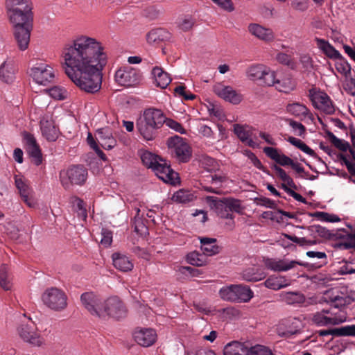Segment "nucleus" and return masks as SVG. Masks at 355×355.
<instances>
[{
    "mask_svg": "<svg viewBox=\"0 0 355 355\" xmlns=\"http://www.w3.org/2000/svg\"><path fill=\"white\" fill-rule=\"evenodd\" d=\"M24 139L27 146L28 152L32 157L33 163L37 166L40 165L42 162V153L35 137L28 133H25Z\"/></svg>",
    "mask_w": 355,
    "mask_h": 355,
    "instance_id": "nucleus-28",
    "label": "nucleus"
},
{
    "mask_svg": "<svg viewBox=\"0 0 355 355\" xmlns=\"http://www.w3.org/2000/svg\"><path fill=\"white\" fill-rule=\"evenodd\" d=\"M291 282L284 276H270L264 282L268 288L277 291L290 286Z\"/></svg>",
    "mask_w": 355,
    "mask_h": 355,
    "instance_id": "nucleus-34",
    "label": "nucleus"
},
{
    "mask_svg": "<svg viewBox=\"0 0 355 355\" xmlns=\"http://www.w3.org/2000/svg\"><path fill=\"white\" fill-rule=\"evenodd\" d=\"M103 309H105V313L103 316L101 318L102 320H106L107 318L120 320L127 315L125 306L117 297H111L105 300Z\"/></svg>",
    "mask_w": 355,
    "mask_h": 355,
    "instance_id": "nucleus-13",
    "label": "nucleus"
},
{
    "mask_svg": "<svg viewBox=\"0 0 355 355\" xmlns=\"http://www.w3.org/2000/svg\"><path fill=\"white\" fill-rule=\"evenodd\" d=\"M31 9L13 10L8 12L10 23L15 28V36L20 50H26L29 44L31 25Z\"/></svg>",
    "mask_w": 355,
    "mask_h": 355,
    "instance_id": "nucleus-2",
    "label": "nucleus"
},
{
    "mask_svg": "<svg viewBox=\"0 0 355 355\" xmlns=\"http://www.w3.org/2000/svg\"><path fill=\"white\" fill-rule=\"evenodd\" d=\"M23 320L18 326L17 331L19 338L32 347H40L45 344L44 338L36 329L31 324L30 319L23 315Z\"/></svg>",
    "mask_w": 355,
    "mask_h": 355,
    "instance_id": "nucleus-5",
    "label": "nucleus"
},
{
    "mask_svg": "<svg viewBox=\"0 0 355 355\" xmlns=\"http://www.w3.org/2000/svg\"><path fill=\"white\" fill-rule=\"evenodd\" d=\"M15 185L24 202L30 207L35 205L33 198V191L29 187L28 181L23 177L16 175L15 177Z\"/></svg>",
    "mask_w": 355,
    "mask_h": 355,
    "instance_id": "nucleus-22",
    "label": "nucleus"
},
{
    "mask_svg": "<svg viewBox=\"0 0 355 355\" xmlns=\"http://www.w3.org/2000/svg\"><path fill=\"white\" fill-rule=\"evenodd\" d=\"M205 199L211 209L214 210L220 217L224 218H233L232 214L229 213L228 209L226 207L224 198L219 199L214 196H207Z\"/></svg>",
    "mask_w": 355,
    "mask_h": 355,
    "instance_id": "nucleus-27",
    "label": "nucleus"
},
{
    "mask_svg": "<svg viewBox=\"0 0 355 355\" xmlns=\"http://www.w3.org/2000/svg\"><path fill=\"white\" fill-rule=\"evenodd\" d=\"M354 300L349 295L337 291H327L320 302H325L331 304L334 309L342 308L351 304Z\"/></svg>",
    "mask_w": 355,
    "mask_h": 355,
    "instance_id": "nucleus-19",
    "label": "nucleus"
},
{
    "mask_svg": "<svg viewBox=\"0 0 355 355\" xmlns=\"http://www.w3.org/2000/svg\"><path fill=\"white\" fill-rule=\"evenodd\" d=\"M65 73L80 89L94 93L101 87V71L108 61L105 45L86 35H78L67 42L61 52Z\"/></svg>",
    "mask_w": 355,
    "mask_h": 355,
    "instance_id": "nucleus-1",
    "label": "nucleus"
},
{
    "mask_svg": "<svg viewBox=\"0 0 355 355\" xmlns=\"http://www.w3.org/2000/svg\"><path fill=\"white\" fill-rule=\"evenodd\" d=\"M219 294L220 297L225 300L235 301L234 285L223 287L220 288Z\"/></svg>",
    "mask_w": 355,
    "mask_h": 355,
    "instance_id": "nucleus-53",
    "label": "nucleus"
},
{
    "mask_svg": "<svg viewBox=\"0 0 355 355\" xmlns=\"http://www.w3.org/2000/svg\"><path fill=\"white\" fill-rule=\"evenodd\" d=\"M314 216L322 222L336 223L340 220V218L335 214H329L323 211H318L314 214Z\"/></svg>",
    "mask_w": 355,
    "mask_h": 355,
    "instance_id": "nucleus-54",
    "label": "nucleus"
},
{
    "mask_svg": "<svg viewBox=\"0 0 355 355\" xmlns=\"http://www.w3.org/2000/svg\"><path fill=\"white\" fill-rule=\"evenodd\" d=\"M228 179L226 175L222 174H211L205 180L207 184L202 186L204 191L221 194V189L227 183Z\"/></svg>",
    "mask_w": 355,
    "mask_h": 355,
    "instance_id": "nucleus-21",
    "label": "nucleus"
},
{
    "mask_svg": "<svg viewBox=\"0 0 355 355\" xmlns=\"http://www.w3.org/2000/svg\"><path fill=\"white\" fill-rule=\"evenodd\" d=\"M275 83L272 85L281 92L288 93L295 88V83L290 75H286L282 78L277 76L275 71Z\"/></svg>",
    "mask_w": 355,
    "mask_h": 355,
    "instance_id": "nucleus-32",
    "label": "nucleus"
},
{
    "mask_svg": "<svg viewBox=\"0 0 355 355\" xmlns=\"http://www.w3.org/2000/svg\"><path fill=\"white\" fill-rule=\"evenodd\" d=\"M42 301L49 309L61 311L67 306V296L61 289L56 287L46 288L42 295Z\"/></svg>",
    "mask_w": 355,
    "mask_h": 355,
    "instance_id": "nucleus-6",
    "label": "nucleus"
},
{
    "mask_svg": "<svg viewBox=\"0 0 355 355\" xmlns=\"http://www.w3.org/2000/svg\"><path fill=\"white\" fill-rule=\"evenodd\" d=\"M153 171L163 182L175 184L178 182V174L173 171L166 160L161 158Z\"/></svg>",
    "mask_w": 355,
    "mask_h": 355,
    "instance_id": "nucleus-17",
    "label": "nucleus"
},
{
    "mask_svg": "<svg viewBox=\"0 0 355 355\" xmlns=\"http://www.w3.org/2000/svg\"><path fill=\"white\" fill-rule=\"evenodd\" d=\"M49 96L55 100H64L68 96L67 90L62 86H54L47 90Z\"/></svg>",
    "mask_w": 355,
    "mask_h": 355,
    "instance_id": "nucleus-51",
    "label": "nucleus"
},
{
    "mask_svg": "<svg viewBox=\"0 0 355 355\" xmlns=\"http://www.w3.org/2000/svg\"><path fill=\"white\" fill-rule=\"evenodd\" d=\"M309 97L316 109L327 114H333L335 112V106L325 92L313 88L309 90Z\"/></svg>",
    "mask_w": 355,
    "mask_h": 355,
    "instance_id": "nucleus-14",
    "label": "nucleus"
},
{
    "mask_svg": "<svg viewBox=\"0 0 355 355\" xmlns=\"http://www.w3.org/2000/svg\"><path fill=\"white\" fill-rule=\"evenodd\" d=\"M334 65L336 71L345 78H348L351 75V66L343 55L340 58L335 60Z\"/></svg>",
    "mask_w": 355,
    "mask_h": 355,
    "instance_id": "nucleus-45",
    "label": "nucleus"
},
{
    "mask_svg": "<svg viewBox=\"0 0 355 355\" xmlns=\"http://www.w3.org/2000/svg\"><path fill=\"white\" fill-rule=\"evenodd\" d=\"M279 297L288 304H302L305 301L304 295L300 292H282Z\"/></svg>",
    "mask_w": 355,
    "mask_h": 355,
    "instance_id": "nucleus-39",
    "label": "nucleus"
},
{
    "mask_svg": "<svg viewBox=\"0 0 355 355\" xmlns=\"http://www.w3.org/2000/svg\"><path fill=\"white\" fill-rule=\"evenodd\" d=\"M96 138L100 145L105 150H110L116 145V140L113 137L112 130L110 128L98 129Z\"/></svg>",
    "mask_w": 355,
    "mask_h": 355,
    "instance_id": "nucleus-25",
    "label": "nucleus"
},
{
    "mask_svg": "<svg viewBox=\"0 0 355 355\" xmlns=\"http://www.w3.org/2000/svg\"><path fill=\"white\" fill-rule=\"evenodd\" d=\"M29 75L35 83L45 86L53 81L55 71L49 64L37 62L30 68Z\"/></svg>",
    "mask_w": 355,
    "mask_h": 355,
    "instance_id": "nucleus-12",
    "label": "nucleus"
},
{
    "mask_svg": "<svg viewBox=\"0 0 355 355\" xmlns=\"http://www.w3.org/2000/svg\"><path fill=\"white\" fill-rule=\"evenodd\" d=\"M165 116L158 109H146L137 121V128L146 141L153 140L157 135V130L164 123Z\"/></svg>",
    "mask_w": 355,
    "mask_h": 355,
    "instance_id": "nucleus-3",
    "label": "nucleus"
},
{
    "mask_svg": "<svg viewBox=\"0 0 355 355\" xmlns=\"http://www.w3.org/2000/svg\"><path fill=\"white\" fill-rule=\"evenodd\" d=\"M247 78L259 81L263 85L271 87L274 84L275 71L263 64H253L246 70Z\"/></svg>",
    "mask_w": 355,
    "mask_h": 355,
    "instance_id": "nucleus-8",
    "label": "nucleus"
},
{
    "mask_svg": "<svg viewBox=\"0 0 355 355\" xmlns=\"http://www.w3.org/2000/svg\"><path fill=\"white\" fill-rule=\"evenodd\" d=\"M243 279L248 282H257L263 278V275L260 273H256L254 269H248L243 272Z\"/></svg>",
    "mask_w": 355,
    "mask_h": 355,
    "instance_id": "nucleus-57",
    "label": "nucleus"
},
{
    "mask_svg": "<svg viewBox=\"0 0 355 355\" xmlns=\"http://www.w3.org/2000/svg\"><path fill=\"white\" fill-rule=\"evenodd\" d=\"M223 355H273L266 347L257 345L248 347L244 343L232 341L227 343L223 349Z\"/></svg>",
    "mask_w": 355,
    "mask_h": 355,
    "instance_id": "nucleus-4",
    "label": "nucleus"
},
{
    "mask_svg": "<svg viewBox=\"0 0 355 355\" xmlns=\"http://www.w3.org/2000/svg\"><path fill=\"white\" fill-rule=\"evenodd\" d=\"M175 92L178 95L182 96L187 101L193 100L196 98L194 94H191L190 92L187 91L185 87L183 86H178L175 87Z\"/></svg>",
    "mask_w": 355,
    "mask_h": 355,
    "instance_id": "nucleus-64",
    "label": "nucleus"
},
{
    "mask_svg": "<svg viewBox=\"0 0 355 355\" xmlns=\"http://www.w3.org/2000/svg\"><path fill=\"white\" fill-rule=\"evenodd\" d=\"M286 110L288 114L300 119V120L305 119H309L310 120L313 119V114L311 113L310 110L306 105L300 103L295 102L288 103L286 107Z\"/></svg>",
    "mask_w": 355,
    "mask_h": 355,
    "instance_id": "nucleus-29",
    "label": "nucleus"
},
{
    "mask_svg": "<svg viewBox=\"0 0 355 355\" xmlns=\"http://www.w3.org/2000/svg\"><path fill=\"white\" fill-rule=\"evenodd\" d=\"M331 142L336 148L343 151H347L349 148V144L348 142L343 139L337 138L334 135L331 136Z\"/></svg>",
    "mask_w": 355,
    "mask_h": 355,
    "instance_id": "nucleus-60",
    "label": "nucleus"
},
{
    "mask_svg": "<svg viewBox=\"0 0 355 355\" xmlns=\"http://www.w3.org/2000/svg\"><path fill=\"white\" fill-rule=\"evenodd\" d=\"M164 123L166 125V126L178 132H180L181 134L185 133V130L184 128L182 126V125L173 119L165 118Z\"/></svg>",
    "mask_w": 355,
    "mask_h": 355,
    "instance_id": "nucleus-62",
    "label": "nucleus"
},
{
    "mask_svg": "<svg viewBox=\"0 0 355 355\" xmlns=\"http://www.w3.org/2000/svg\"><path fill=\"white\" fill-rule=\"evenodd\" d=\"M274 169L276 171L277 176L281 179L283 182L282 184V187L286 191V188L290 187L291 188H295V185L293 180V179L286 173V171L282 169L281 167L275 165Z\"/></svg>",
    "mask_w": 355,
    "mask_h": 355,
    "instance_id": "nucleus-47",
    "label": "nucleus"
},
{
    "mask_svg": "<svg viewBox=\"0 0 355 355\" xmlns=\"http://www.w3.org/2000/svg\"><path fill=\"white\" fill-rule=\"evenodd\" d=\"M201 250L207 256H212L219 252V248L216 244V239L203 237L200 239Z\"/></svg>",
    "mask_w": 355,
    "mask_h": 355,
    "instance_id": "nucleus-37",
    "label": "nucleus"
},
{
    "mask_svg": "<svg viewBox=\"0 0 355 355\" xmlns=\"http://www.w3.org/2000/svg\"><path fill=\"white\" fill-rule=\"evenodd\" d=\"M133 336L135 342L144 347L153 345L157 338L155 330L152 328H138L134 331Z\"/></svg>",
    "mask_w": 355,
    "mask_h": 355,
    "instance_id": "nucleus-20",
    "label": "nucleus"
},
{
    "mask_svg": "<svg viewBox=\"0 0 355 355\" xmlns=\"http://www.w3.org/2000/svg\"><path fill=\"white\" fill-rule=\"evenodd\" d=\"M263 153L271 159L275 161L277 164L281 166H290L293 164V160L282 153L278 149L272 147H265L263 148Z\"/></svg>",
    "mask_w": 355,
    "mask_h": 355,
    "instance_id": "nucleus-30",
    "label": "nucleus"
},
{
    "mask_svg": "<svg viewBox=\"0 0 355 355\" xmlns=\"http://www.w3.org/2000/svg\"><path fill=\"white\" fill-rule=\"evenodd\" d=\"M71 203L73 209L76 211L78 216L82 220H85L87 218V209L84 202L77 197L71 198Z\"/></svg>",
    "mask_w": 355,
    "mask_h": 355,
    "instance_id": "nucleus-46",
    "label": "nucleus"
},
{
    "mask_svg": "<svg viewBox=\"0 0 355 355\" xmlns=\"http://www.w3.org/2000/svg\"><path fill=\"white\" fill-rule=\"evenodd\" d=\"M344 89L350 95L355 96V78H352L350 76L348 78H345Z\"/></svg>",
    "mask_w": 355,
    "mask_h": 355,
    "instance_id": "nucleus-63",
    "label": "nucleus"
},
{
    "mask_svg": "<svg viewBox=\"0 0 355 355\" xmlns=\"http://www.w3.org/2000/svg\"><path fill=\"white\" fill-rule=\"evenodd\" d=\"M196 199L194 194L188 190L180 189L175 192L172 197V200L179 203L190 202Z\"/></svg>",
    "mask_w": 355,
    "mask_h": 355,
    "instance_id": "nucleus-44",
    "label": "nucleus"
},
{
    "mask_svg": "<svg viewBox=\"0 0 355 355\" xmlns=\"http://www.w3.org/2000/svg\"><path fill=\"white\" fill-rule=\"evenodd\" d=\"M152 74L156 85L161 88H166L171 81L170 76L160 67H154Z\"/></svg>",
    "mask_w": 355,
    "mask_h": 355,
    "instance_id": "nucleus-38",
    "label": "nucleus"
},
{
    "mask_svg": "<svg viewBox=\"0 0 355 355\" xmlns=\"http://www.w3.org/2000/svg\"><path fill=\"white\" fill-rule=\"evenodd\" d=\"M319 335L326 336L332 335L334 336H355V324L347 325L340 328L324 329L319 331Z\"/></svg>",
    "mask_w": 355,
    "mask_h": 355,
    "instance_id": "nucleus-33",
    "label": "nucleus"
},
{
    "mask_svg": "<svg viewBox=\"0 0 355 355\" xmlns=\"http://www.w3.org/2000/svg\"><path fill=\"white\" fill-rule=\"evenodd\" d=\"M168 35V33L164 29H153L146 35V40L149 44H153L167 39Z\"/></svg>",
    "mask_w": 355,
    "mask_h": 355,
    "instance_id": "nucleus-43",
    "label": "nucleus"
},
{
    "mask_svg": "<svg viewBox=\"0 0 355 355\" xmlns=\"http://www.w3.org/2000/svg\"><path fill=\"white\" fill-rule=\"evenodd\" d=\"M213 90L218 97L233 105H238L243 100L242 94L231 86L217 83Z\"/></svg>",
    "mask_w": 355,
    "mask_h": 355,
    "instance_id": "nucleus-16",
    "label": "nucleus"
},
{
    "mask_svg": "<svg viewBox=\"0 0 355 355\" xmlns=\"http://www.w3.org/2000/svg\"><path fill=\"white\" fill-rule=\"evenodd\" d=\"M15 70L12 64L3 62L0 67V79L7 84H11L15 78Z\"/></svg>",
    "mask_w": 355,
    "mask_h": 355,
    "instance_id": "nucleus-40",
    "label": "nucleus"
},
{
    "mask_svg": "<svg viewBox=\"0 0 355 355\" xmlns=\"http://www.w3.org/2000/svg\"><path fill=\"white\" fill-rule=\"evenodd\" d=\"M82 306L92 316L100 318L103 316L105 300L94 292H85L80 295Z\"/></svg>",
    "mask_w": 355,
    "mask_h": 355,
    "instance_id": "nucleus-9",
    "label": "nucleus"
},
{
    "mask_svg": "<svg viewBox=\"0 0 355 355\" xmlns=\"http://www.w3.org/2000/svg\"><path fill=\"white\" fill-rule=\"evenodd\" d=\"M234 132L237 137L246 145L254 148L257 144L252 139L253 128L248 125H234Z\"/></svg>",
    "mask_w": 355,
    "mask_h": 355,
    "instance_id": "nucleus-24",
    "label": "nucleus"
},
{
    "mask_svg": "<svg viewBox=\"0 0 355 355\" xmlns=\"http://www.w3.org/2000/svg\"><path fill=\"white\" fill-rule=\"evenodd\" d=\"M143 164L148 168L153 169L154 166L161 159V157L150 152H144L141 156Z\"/></svg>",
    "mask_w": 355,
    "mask_h": 355,
    "instance_id": "nucleus-49",
    "label": "nucleus"
},
{
    "mask_svg": "<svg viewBox=\"0 0 355 355\" xmlns=\"http://www.w3.org/2000/svg\"><path fill=\"white\" fill-rule=\"evenodd\" d=\"M224 200L229 213L231 211L240 213L241 211V205L239 200L231 198H224Z\"/></svg>",
    "mask_w": 355,
    "mask_h": 355,
    "instance_id": "nucleus-55",
    "label": "nucleus"
},
{
    "mask_svg": "<svg viewBox=\"0 0 355 355\" xmlns=\"http://www.w3.org/2000/svg\"><path fill=\"white\" fill-rule=\"evenodd\" d=\"M114 80L121 86L132 87L139 83V74L135 69L125 67L119 69L115 72Z\"/></svg>",
    "mask_w": 355,
    "mask_h": 355,
    "instance_id": "nucleus-15",
    "label": "nucleus"
},
{
    "mask_svg": "<svg viewBox=\"0 0 355 355\" xmlns=\"http://www.w3.org/2000/svg\"><path fill=\"white\" fill-rule=\"evenodd\" d=\"M187 261L191 265L202 266L205 264L206 259L205 255L198 252H192L187 255Z\"/></svg>",
    "mask_w": 355,
    "mask_h": 355,
    "instance_id": "nucleus-52",
    "label": "nucleus"
},
{
    "mask_svg": "<svg viewBox=\"0 0 355 355\" xmlns=\"http://www.w3.org/2000/svg\"><path fill=\"white\" fill-rule=\"evenodd\" d=\"M168 153L179 162H187L191 156V148L182 137L175 135L167 139Z\"/></svg>",
    "mask_w": 355,
    "mask_h": 355,
    "instance_id": "nucleus-7",
    "label": "nucleus"
},
{
    "mask_svg": "<svg viewBox=\"0 0 355 355\" xmlns=\"http://www.w3.org/2000/svg\"><path fill=\"white\" fill-rule=\"evenodd\" d=\"M137 214L135 216V230L136 232L139 234L140 235H144L147 232V227L141 220L139 217L140 209L139 208L136 209Z\"/></svg>",
    "mask_w": 355,
    "mask_h": 355,
    "instance_id": "nucleus-56",
    "label": "nucleus"
},
{
    "mask_svg": "<svg viewBox=\"0 0 355 355\" xmlns=\"http://www.w3.org/2000/svg\"><path fill=\"white\" fill-rule=\"evenodd\" d=\"M0 287L4 291H11L12 288V277L9 268L6 264L0 266Z\"/></svg>",
    "mask_w": 355,
    "mask_h": 355,
    "instance_id": "nucleus-36",
    "label": "nucleus"
},
{
    "mask_svg": "<svg viewBox=\"0 0 355 355\" xmlns=\"http://www.w3.org/2000/svg\"><path fill=\"white\" fill-rule=\"evenodd\" d=\"M288 141L290 144H291L292 145H293L294 146H295L296 148L301 150L304 153H306L311 157H313L315 155L314 151L300 139H297V138H295L293 137H290L288 139Z\"/></svg>",
    "mask_w": 355,
    "mask_h": 355,
    "instance_id": "nucleus-50",
    "label": "nucleus"
},
{
    "mask_svg": "<svg viewBox=\"0 0 355 355\" xmlns=\"http://www.w3.org/2000/svg\"><path fill=\"white\" fill-rule=\"evenodd\" d=\"M264 263L267 268L275 272L288 271L298 264L295 261L277 259H266Z\"/></svg>",
    "mask_w": 355,
    "mask_h": 355,
    "instance_id": "nucleus-26",
    "label": "nucleus"
},
{
    "mask_svg": "<svg viewBox=\"0 0 355 355\" xmlns=\"http://www.w3.org/2000/svg\"><path fill=\"white\" fill-rule=\"evenodd\" d=\"M317 47L327 58L331 60H336L341 58L340 53L336 50L327 40L321 38H315V40Z\"/></svg>",
    "mask_w": 355,
    "mask_h": 355,
    "instance_id": "nucleus-31",
    "label": "nucleus"
},
{
    "mask_svg": "<svg viewBox=\"0 0 355 355\" xmlns=\"http://www.w3.org/2000/svg\"><path fill=\"white\" fill-rule=\"evenodd\" d=\"M291 6L295 11L303 12L309 7V0H292Z\"/></svg>",
    "mask_w": 355,
    "mask_h": 355,
    "instance_id": "nucleus-58",
    "label": "nucleus"
},
{
    "mask_svg": "<svg viewBox=\"0 0 355 355\" xmlns=\"http://www.w3.org/2000/svg\"><path fill=\"white\" fill-rule=\"evenodd\" d=\"M345 320V315L340 311H335L333 308L322 309L312 317V322L319 327L338 325Z\"/></svg>",
    "mask_w": 355,
    "mask_h": 355,
    "instance_id": "nucleus-10",
    "label": "nucleus"
},
{
    "mask_svg": "<svg viewBox=\"0 0 355 355\" xmlns=\"http://www.w3.org/2000/svg\"><path fill=\"white\" fill-rule=\"evenodd\" d=\"M112 261L114 267L123 272L130 271L133 268V263L128 257L120 253L112 254Z\"/></svg>",
    "mask_w": 355,
    "mask_h": 355,
    "instance_id": "nucleus-35",
    "label": "nucleus"
},
{
    "mask_svg": "<svg viewBox=\"0 0 355 355\" xmlns=\"http://www.w3.org/2000/svg\"><path fill=\"white\" fill-rule=\"evenodd\" d=\"M6 6L7 11L32 8L30 0H6Z\"/></svg>",
    "mask_w": 355,
    "mask_h": 355,
    "instance_id": "nucleus-48",
    "label": "nucleus"
},
{
    "mask_svg": "<svg viewBox=\"0 0 355 355\" xmlns=\"http://www.w3.org/2000/svg\"><path fill=\"white\" fill-rule=\"evenodd\" d=\"M248 30L253 37L266 43L273 41L275 37L271 28L259 24H250Z\"/></svg>",
    "mask_w": 355,
    "mask_h": 355,
    "instance_id": "nucleus-23",
    "label": "nucleus"
},
{
    "mask_svg": "<svg viewBox=\"0 0 355 355\" xmlns=\"http://www.w3.org/2000/svg\"><path fill=\"white\" fill-rule=\"evenodd\" d=\"M282 325L286 327V329L282 332L280 329L278 330L279 334L283 336H291L297 334L301 329V321L297 318H292L283 321Z\"/></svg>",
    "mask_w": 355,
    "mask_h": 355,
    "instance_id": "nucleus-41",
    "label": "nucleus"
},
{
    "mask_svg": "<svg viewBox=\"0 0 355 355\" xmlns=\"http://www.w3.org/2000/svg\"><path fill=\"white\" fill-rule=\"evenodd\" d=\"M285 236L294 243L300 244V245H313L316 243V241L315 240H308L305 238H298L297 236H289L287 234H286Z\"/></svg>",
    "mask_w": 355,
    "mask_h": 355,
    "instance_id": "nucleus-61",
    "label": "nucleus"
},
{
    "mask_svg": "<svg viewBox=\"0 0 355 355\" xmlns=\"http://www.w3.org/2000/svg\"><path fill=\"white\" fill-rule=\"evenodd\" d=\"M194 23H195V21L191 17L186 16V17L181 18L179 20L178 25H179V27L182 31H189V29H191L193 27V26L194 25Z\"/></svg>",
    "mask_w": 355,
    "mask_h": 355,
    "instance_id": "nucleus-59",
    "label": "nucleus"
},
{
    "mask_svg": "<svg viewBox=\"0 0 355 355\" xmlns=\"http://www.w3.org/2000/svg\"><path fill=\"white\" fill-rule=\"evenodd\" d=\"M235 301L248 302L253 297V292L245 286L234 285Z\"/></svg>",
    "mask_w": 355,
    "mask_h": 355,
    "instance_id": "nucleus-42",
    "label": "nucleus"
},
{
    "mask_svg": "<svg viewBox=\"0 0 355 355\" xmlns=\"http://www.w3.org/2000/svg\"><path fill=\"white\" fill-rule=\"evenodd\" d=\"M87 177L85 168L80 166H73L67 170L62 171L60 174V181L65 189H69L73 184H83Z\"/></svg>",
    "mask_w": 355,
    "mask_h": 355,
    "instance_id": "nucleus-11",
    "label": "nucleus"
},
{
    "mask_svg": "<svg viewBox=\"0 0 355 355\" xmlns=\"http://www.w3.org/2000/svg\"><path fill=\"white\" fill-rule=\"evenodd\" d=\"M40 130L43 137L49 141H55L60 134L58 127L49 114L44 115L40 120Z\"/></svg>",
    "mask_w": 355,
    "mask_h": 355,
    "instance_id": "nucleus-18",
    "label": "nucleus"
}]
</instances>
